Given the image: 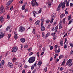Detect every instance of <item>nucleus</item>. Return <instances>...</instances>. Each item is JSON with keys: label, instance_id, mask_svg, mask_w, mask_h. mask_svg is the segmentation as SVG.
Returning a JSON list of instances; mask_svg holds the SVG:
<instances>
[{"label": "nucleus", "instance_id": "obj_1", "mask_svg": "<svg viewBox=\"0 0 73 73\" xmlns=\"http://www.w3.org/2000/svg\"><path fill=\"white\" fill-rule=\"evenodd\" d=\"M31 4H32V7H36L38 5V4L36 2V0H32L31 2Z\"/></svg>", "mask_w": 73, "mask_h": 73}, {"label": "nucleus", "instance_id": "obj_40", "mask_svg": "<svg viewBox=\"0 0 73 73\" xmlns=\"http://www.w3.org/2000/svg\"><path fill=\"white\" fill-rule=\"evenodd\" d=\"M8 38L9 39L11 37V34H9L8 36Z\"/></svg>", "mask_w": 73, "mask_h": 73}, {"label": "nucleus", "instance_id": "obj_47", "mask_svg": "<svg viewBox=\"0 0 73 73\" xmlns=\"http://www.w3.org/2000/svg\"><path fill=\"white\" fill-rule=\"evenodd\" d=\"M37 38H40V35H37Z\"/></svg>", "mask_w": 73, "mask_h": 73}, {"label": "nucleus", "instance_id": "obj_55", "mask_svg": "<svg viewBox=\"0 0 73 73\" xmlns=\"http://www.w3.org/2000/svg\"><path fill=\"white\" fill-rule=\"evenodd\" d=\"M13 8V6H12L10 8V10H12V9Z\"/></svg>", "mask_w": 73, "mask_h": 73}, {"label": "nucleus", "instance_id": "obj_28", "mask_svg": "<svg viewBox=\"0 0 73 73\" xmlns=\"http://www.w3.org/2000/svg\"><path fill=\"white\" fill-rule=\"evenodd\" d=\"M65 63V60L64 59V61H63L61 65H64Z\"/></svg>", "mask_w": 73, "mask_h": 73}, {"label": "nucleus", "instance_id": "obj_51", "mask_svg": "<svg viewBox=\"0 0 73 73\" xmlns=\"http://www.w3.org/2000/svg\"><path fill=\"white\" fill-rule=\"evenodd\" d=\"M36 69H35L34 70L32 73H35V72H36Z\"/></svg>", "mask_w": 73, "mask_h": 73}, {"label": "nucleus", "instance_id": "obj_38", "mask_svg": "<svg viewBox=\"0 0 73 73\" xmlns=\"http://www.w3.org/2000/svg\"><path fill=\"white\" fill-rule=\"evenodd\" d=\"M53 49V46H52L50 47V50H52V49Z\"/></svg>", "mask_w": 73, "mask_h": 73}, {"label": "nucleus", "instance_id": "obj_24", "mask_svg": "<svg viewBox=\"0 0 73 73\" xmlns=\"http://www.w3.org/2000/svg\"><path fill=\"white\" fill-rule=\"evenodd\" d=\"M63 16H65V14L64 13H62V14H61L60 16V18H62Z\"/></svg>", "mask_w": 73, "mask_h": 73}, {"label": "nucleus", "instance_id": "obj_58", "mask_svg": "<svg viewBox=\"0 0 73 73\" xmlns=\"http://www.w3.org/2000/svg\"><path fill=\"white\" fill-rule=\"evenodd\" d=\"M54 27H52V31H54Z\"/></svg>", "mask_w": 73, "mask_h": 73}, {"label": "nucleus", "instance_id": "obj_56", "mask_svg": "<svg viewBox=\"0 0 73 73\" xmlns=\"http://www.w3.org/2000/svg\"><path fill=\"white\" fill-rule=\"evenodd\" d=\"M36 55L39 57V52H38L37 53Z\"/></svg>", "mask_w": 73, "mask_h": 73}, {"label": "nucleus", "instance_id": "obj_2", "mask_svg": "<svg viewBox=\"0 0 73 73\" xmlns=\"http://www.w3.org/2000/svg\"><path fill=\"white\" fill-rule=\"evenodd\" d=\"M35 60H36V58L35 57H31L29 59V62L30 63H33V62H34L35 61Z\"/></svg>", "mask_w": 73, "mask_h": 73}, {"label": "nucleus", "instance_id": "obj_21", "mask_svg": "<svg viewBox=\"0 0 73 73\" xmlns=\"http://www.w3.org/2000/svg\"><path fill=\"white\" fill-rule=\"evenodd\" d=\"M17 37H17V34L16 33L15 35L14 38L15 39H17Z\"/></svg>", "mask_w": 73, "mask_h": 73}, {"label": "nucleus", "instance_id": "obj_45", "mask_svg": "<svg viewBox=\"0 0 73 73\" xmlns=\"http://www.w3.org/2000/svg\"><path fill=\"white\" fill-rule=\"evenodd\" d=\"M56 60L55 61V62H56L57 63V62H58L59 61V59H58L57 58L56 59Z\"/></svg>", "mask_w": 73, "mask_h": 73}, {"label": "nucleus", "instance_id": "obj_26", "mask_svg": "<svg viewBox=\"0 0 73 73\" xmlns=\"http://www.w3.org/2000/svg\"><path fill=\"white\" fill-rule=\"evenodd\" d=\"M53 20H54V19L52 18L51 19V21H50V23L52 24V23H53Z\"/></svg>", "mask_w": 73, "mask_h": 73}, {"label": "nucleus", "instance_id": "obj_36", "mask_svg": "<svg viewBox=\"0 0 73 73\" xmlns=\"http://www.w3.org/2000/svg\"><path fill=\"white\" fill-rule=\"evenodd\" d=\"M42 37H43V38L44 37H45V35H44V33H42Z\"/></svg>", "mask_w": 73, "mask_h": 73}, {"label": "nucleus", "instance_id": "obj_6", "mask_svg": "<svg viewBox=\"0 0 73 73\" xmlns=\"http://www.w3.org/2000/svg\"><path fill=\"white\" fill-rule=\"evenodd\" d=\"M13 50L11 51L12 52H16L17 51V47H14L12 48Z\"/></svg>", "mask_w": 73, "mask_h": 73}, {"label": "nucleus", "instance_id": "obj_18", "mask_svg": "<svg viewBox=\"0 0 73 73\" xmlns=\"http://www.w3.org/2000/svg\"><path fill=\"white\" fill-rule=\"evenodd\" d=\"M62 2L60 3V4L58 6V8L60 9L61 8V6H62Z\"/></svg>", "mask_w": 73, "mask_h": 73}, {"label": "nucleus", "instance_id": "obj_25", "mask_svg": "<svg viewBox=\"0 0 73 73\" xmlns=\"http://www.w3.org/2000/svg\"><path fill=\"white\" fill-rule=\"evenodd\" d=\"M56 35L54 36L53 37V40L54 41L56 39Z\"/></svg>", "mask_w": 73, "mask_h": 73}, {"label": "nucleus", "instance_id": "obj_23", "mask_svg": "<svg viewBox=\"0 0 73 73\" xmlns=\"http://www.w3.org/2000/svg\"><path fill=\"white\" fill-rule=\"evenodd\" d=\"M3 66L4 64H0V67L1 68V69L3 68Z\"/></svg>", "mask_w": 73, "mask_h": 73}, {"label": "nucleus", "instance_id": "obj_57", "mask_svg": "<svg viewBox=\"0 0 73 73\" xmlns=\"http://www.w3.org/2000/svg\"><path fill=\"white\" fill-rule=\"evenodd\" d=\"M57 23V21H55L54 23H53V25H55Z\"/></svg>", "mask_w": 73, "mask_h": 73}, {"label": "nucleus", "instance_id": "obj_59", "mask_svg": "<svg viewBox=\"0 0 73 73\" xmlns=\"http://www.w3.org/2000/svg\"><path fill=\"white\" fill-rule=\"evenodd\" d=\"M70 45L71 46H72V47H73V44L72 43L70 44Z\"/></svg>", "mask_w": 73, "mask_h": 73}, {"label": "nucleus", "instance_id": "obj_52", "mask_svg": "<svg viewBox=\"0 0 73 73\" xmlns=\"http://www.w3.org/2000/svg\"><path fill=\"white\" fill-rule=\"evenodd\" d=\"M9 26L7 27L6 29V31H8V29H9Z\"/></svg>", "mask_w": 73, "mask_h": 73}, {"label": "nucleus", "instance_id": "obj_54", "mask_svg": "<svg viewBox=\"0 0 73 73\" xmlns=\"http://www.w3.org/2000/svg\"><path fill=\"white\" fill-rule=\"evenodd\" d=\"M33 33H35V29H33Z\"/></svg>", "mask_w": 73, "mask_h": 73}, {"label": "nucleus", "instance_id": "obj_62", "mask_svg": "<svg viewBox=\"0 0 73 73\" xmlns=\"http://www.w3.org/2000/svg\"><path fill=\"white\" fill-rule=\"evenodd\" d=\"M70 7H72V6H73V4L72 3H70Z\"/></svg>", "mask_w": 73, "mask_h": 73}, {"label": "nucleus", "instance_id": "obj_9", "mask_svg": "<svg viewBox=\"0 0 73 73\" xmlns=\"http://www.w3.org/2000/svg\"><path fill=\"white\" fill-rule=\"evenodd\" d=\"M66 18H64V19L62 21H60V23L61 24H62V23H63V24H65V19H66Z\"/></svg>", "mask_w": 73, "mask_h": 73}, {"label": "nucleus", "instance_id": "obj_12", "mask_svg": "<svg viewBox=\"0 0 73 73\" xmlns=\"http://www.w3.org/2000/svg\"><path fill=\"white\" fill-rule=\"evenodd\" d=\"M35 24L37 25H38L40 24V22L39 21H37L36 22Z\"/></svg>", "mask_w": 73, "mask_h": 73}, {"label": "nucleus", "instance_id": "obj_43", "mask_svg": "<svg viewBox=\"0 0 73 73\" xmlns=\"http://www.w3.org/2000/svg\"><path fill=\"white\" fill-rule=\"evenodd\" d=\"M34 68H35V66H34L33 65L32 66H31V69L32 70H33L34 69Z\"/></svg>", "mask_w": 73, "mask_h": 73}, {"label": "nucleus", "instance_id": "obj_41", "mask_svg": "<svg viewBox=\"0 0 73 73\" xmlns=\"http://www.w3.org/2000/svg\"><path fill=\"white\" fill-rule=\"evenodd\" d=\"M61 24H60V25L59 26V29H61L62 28V26H61Z\"/></svg>", "mask_w": 73, "mask_h": 73}, {"label": "nucleus", "instance_id": "obj_37", "mask_svg": "<svg viewBox=\"0 0 73 73\" xmlns=\"http://www.w3.org/2000/svg\"><path fill=\"white\" fill-rule=\"evenodd\" d=\"M7 19H10V17L9 16V15H8L7 16Z\"/></svg>", "mask_w": 73, "mask_h": 73}, {"label": "nucleus", "instance_id": "obj_4", "mask_svg": "<svg viewBox=\"0 0 73 73\" xmlns=\"http://www.w3.org/2000/svg\"><path fill=\"white\" fill-rule=\"evenodd\" d=\"M14 0H10L6 4V7H7L9 6L10 5H11L12 4V3L13 2V1Z\"/></svg>", "mask_w": 73, "mask_h": 73}, {"label": "nucleus", "instance_id": "obj_63", "mask_svg": "<svg viewBox=\"0 0 73 73\" xmlns=\"http://www.w3.org/2000/svg\"><path fill=\"white\" fill-rule=\"evenodd\" d=\"M21 64H19V68H20V67H21Z\"/></svg>", "mask_w": 73, "mask_h": 73}, {"label": "nucleus", "instance_id": "obj_50", "mask_svg": "<svg viewBox=\"0 0 73 73\" xmlns=\"http://www.w3.org/2000/svg\"><path fill=\"white\" fill-rule=\"evenodd\" d=\"M42 11V10H41V8H40V10H39V11H38V13H41Z\"/></svg>", "mask_w": 73, "mask_h": 73}, {"label": "nucleus", "instance_id": "obj_31", "mask_svg": "<svg viewBox=\"0 0 73 73\" xmlns=\"http://www.w3.org/2000/svg\"><path fill=\"white\" fill-rule=\"evenodd\" d=\"M40 20L42 22H44V18L41 17Z\"/></svg>", "mask_w": 73, "mask_h": 73}, {"label": "nucleus", "instance_id": "obj_39", "mask_svg": "<svg viewBox=\"0 0 73 73\" xmlns=\"http://www.w3.org/2000/svg\"><path fill=\"white\" fill-rule=\"evenodd\" d=\"M28 47V45H25L24 48H27Z\"/></svg>", "mask_w": 73, "mask_h": 73}, {"label": "nucleus", "instance_id": "obj_44", "mask_svg": "<svg viewBox=\"0 0 73 73\" xmlns=\"http://www.w3.org/2000/svg\"><path fill=\"white\" fill-rule=\"evenodd\" d=\"M55 17H56V15H52V19H54V18H55Z\"/></svg>", "mask_w": 73, "mask_h": 73}, {"label": "nucleus", "instance_id": "obj_27", "mask_svg": "<svg viewBox=\"0 0 73 73\" xmlns=\"http://www.w3.org/2000/svg\"><path fill=\"white\" fill-rule=\"evenodd\" d=\"M60 45H62V46L63 45L64 42H63V41H61L60 42Z\"/></svg>", "mask_w": 73, "mask_h": 73}, {"label": "nucleus", "instance_id": "obj_19", "mask_svg": "<svg viewBox=\"0 0 73 73\" xmlns=\"http://www.w3.org/2000/svg\"><path fill=\"white\" fill-rule=\"evenodd\" d=\"M33 12L34 15V17H35V16H36V15L37 14V13L36 12L34 11H33Z\"/></svg>", "mask_w": 73, "mask_h": 73}, {"label": "nucleus", "instance_id": "obj_16", "mask_svg": "<svg viewBox=\"0 0 73 73\" xmlns=\"http://www.w3.org/2000/svg\"><path fill=\"white\" fill-rule=\"evenodd\" d=\"M58 29V26H57L55 28L54 31H55V32H57V30Z\"/></svg>", "mask_w": 73, "mask_h": 73}, {"label": "nucleus", "instance_id": "obj_7", "mask_svg": "<svg viewBox=\"0 0 73 73\" xmlns=\"http://www.w3.org/2000/svg\"><path fill=\"white\" fill-rule=\"evenodd\" d=\"M8 65L10 68H13V65L10 62L8 63Z\"/></svg>", "mask_w": 73, "mask_h": 73}, {"label": "nucleus", "instance_id": "obj_53", "mask_svg": "<svg viewBox=\"0 0 73 73\" xmlns=\"http://www.w3.org/2000/svg\"><path fill=\"white\" fill-rule=\"evenodd\" d=\"M28 66H27V65H25L24 66V68H28Z\"/></svg>", "mask_w": 73, "mask_h": 73}, {"label": "nucleus", "instance_id": "obj_14", "mask_svg": "<svg viewBox=\"0 0 73 73\" xmlns=\"http://www.w3.org/2000/svg\"><path fill=\"white\" fill-rule=\"evenodd\" d=\"M4 16H2L0 18V21H1L2 23L3 21H4Z\"/></svg>", "mask_w": 73, "mask_h": 73}, {"label": "nucleus", "instance_id": "obj_29", "mask_svg": "<svg viewBox=\"0 0 73 73\" xmlns=\"http://www.w3.org/2000/svg\"><path fill=\"white\" fill-rule=\"evenodd\" d=\"M5 63V62L4 60H2L1 61V64H2L3 65H4Z\"/></svg>", "mask_w": 73, "mask_h": 73}, {"label": "nucleus", "instance_id": "obj_35", "mask_svg": "<svg viewBox=\"0 0 73 73\" xmlns=\"http://www.w3.org/2000/svg\"><path fill=\"white\" fill-rule=\"evenodd\" d=\"M44 70L45 72H46V71H47V67H45V68L44 69Z\"/></svg>", "mask_w": 73, "mask_h": 73}, {"label": "nucleus", "instance_id": "obj_32", "mask_svg": "<svg viewBox=\"0 0 73 73\" xmlns=\"http://www.w3.org/2000/svg\"><path fill=\"white\" fill-rule=\"evenodd\" d=\"M49 22H50V20L48 19L46 21V23H49Z\"/></svg>", "mask_w": 73, "mask_h": 73}, {"label": "nucleus", "instance_id": "obj_17", "mask_svg": "<svg viewBox=\"0 0 73 73\" xmlns=\"http://www.w3.org/2000/svg\"><path fill=\"white\" fill-rule=\"evenodd\" d=\"M41 64H42V62H41V61H40L39 62H38V65L39 66V67H40V66H41Z\"/></svg>", "mask_w": 73, "mask_h": 73}, {"label": "nucleus", "instance_id": "obj_30", "mask_svg": "<svg viewBox=\"0 0 73 73\" xmlns=\"http://www.w3.org/2000/svg\"><path fill=\"white\" fill-rule=\"evenodd\" d=\"M62 57H63V55H60L59 57V59H61L62 58Z\"/></svg>", "mask_w": 73, "mask_h": 73}, {"label": "nucleus", "instance_id": "obj_22", "mask_svg": "<svg viewBox=\"0 0 73 73\" xmlns=\"http://www.w3.org/2000/svg\"><path fill=\"white\" fill-rule=\"evenodd\" d=\"M12 60L13 61V62H15V61H16L17 59H16V58L14 57L13 58Z\"/></svg>", "mask_w": 73, "mask_h": 73}, {"label": "nucleus", "instance_id": "obj_13", "mask_svg": "<svg viewBox=\"0 0 73 73\" xmlns=\"http://www.w3.org/2000/svg\"><path fill=\"white\" fill-rule=\"evenodd\" d=\"M65 4L64 2H63L62 4V9H64V8H65Z\"/></svg>", "mask_w": 73, "mask_h": 73}, {"label": "nucleus", "instance_id": "obj_33", "mask_svg": "<svg viewBox=\"0 0 73 73\" xmlns=\"http://www.w3.org/2000/svg\"><path fill=\"white\" fill-rule=\"evenodd\" d=\"M72 21H73V19H71L70 21L69 22L68 24H70V23H72Z\"/></svg>", "mask_w": 73, "mask_h": 73}, {"label": "nucleus", "instance_id": "obj_64", "mask_svg": "<svg viewBox=\"0 0 73 73\" xmlns=\"http://www.w3.org/2000/svg\"><path fill=\"white\" fill-rule=\"evenodd\" d=\"M27 11H28V9L27 8L25 10V12H26Z\"/></svg>", "mask_w": 73, "mask_h": 73}, {"label": "nucleus", "instance_id": "obj_46", "mask_svg": "<svg viewBox=\"0 0 73 73\" xmlns=\"http://www.w3.org/2000/svg\"><path fill=\"white\" fill-rule=\"evenodd\" d=\"M48 8H50L51 7V4H49L48 5Z\"/></svg>", "mask_w": 73, "mask_h": 73}, {"label": "nucleus", "instance_id": "obj_10", "mask_svg": "<svg viewBox=\"0 0 73 73\" xmlns=\"http://www.w3.org/2000/svg\"><path fill=\"white\" fill-rule=\"evenodd\" d=\"M21 41L22 42H24L25 41V39L23 38H22L21 39Z\"/></svg>", "mask_w": 73, "mask_h": 73}, {"label": "nucleus", "instance_id": "obj_48", "mask_svg": "<svg viewBox=\"0 0 73 73\" xmlns=\"http://www.w3.org/2000/svg\"><path fill=\"white\" fill-rule=\"evenodd\" d=\"M64 48L65 49H66L67 48V45L66 44H65L64 46Z\"/></svg>", "mask_w": 73, "mask_h": 73}, {"label": "nucleus", "instance_id": "obj_49", "mask_svg": "<svg viewBox=\"0 0 73 73\" xmlns=\"http://www.w3.org/2000/svg\"><path fill=\"white\" fill-rule=\"evenodd\" d=\"M32 54H33V52H30L29 54V56H31V55H32Z\"/></svg>", "mask_w": 73, "mask_h": 73}, {"label": "nucleus", "instance_id": "obj_60", "mask_svg": "<svg viewBox=\"0 0 73 73\" xmlns=\"http://www.w3.org/2000/svg\"><path fill=\"white\" fill-rule=\"evenodd\" d=\"M67 36V33H66L64 36H63V38H64V37H66Z\"/></svg>", "mask_w": 73, "mask_h": 73}, {"label": "nucleus", "instance_id": "obj_20", "mask_svg": "<svg viewBox=\"0 0 73 73\" xmlns=\"http://www.w3.org/2000/svg\"><path fill=\"white\" fill-rule=\"evenodd\" d=\"M25 8V5H23L22 7V10H24Z\"/></svg>", "mask_w": 73, "mask_h": 73}, {"label": "nucleus", "instance_id": "obj_61", "mask_svg": "<svg viewBox=\"0 0 73 73\" xmlns=\"http://www.w3.org/2000/svg\"><path fill=\"white\" fill-rule=\"evenodd\" d=\"M65 13L66 15H67L68 13V12L66 11H65Z\"/></svg>", "mask_w": 73, "mask_h": 73}, {"label": "nucleus", "instance_id": "obj_3", "mask_svg": "<svg viewBox=\"0 0 73 73\" xmlns=\"http://www.w3.org/2000/svg\"><path fill=\"white\" fill-rule=\"evenodd\" d=\"M72 59H70L67 61L66 64V65H69L68 66H71L72 64H73V63H72Z\"/></svg>", "mask_w": 73, "mask_h": 73}, {"label": "nucleus", "instance_id": "obj_8", "mask_svg": "<svg viewBox=\"0 0 73 73\" xmlns=\"http://www.w3.org/2000/svg\"><path fill=\"white\" fill-rule=\"evenodd\" d=\"M1 33L0 34V38H2L4 36V35H5V34L3 33Z\"/></svg>", "mask_w": 73, "mask_h": 73}, {"label": "nucleus", "instance_id": "obj_11", "mask_svg": "<svg viewBox=\"0 0 73 73\" xmlns=\"http://www.w3.org/2000/svg\"><path fill=\"white\" fill-rule=\"evenodd\" d=\"M40 29L43 32H44V31H45V27L44 26H41V27L40 28Z\"/></svg>", "mask_w": 73, "mask_h": 73}, {"label": "nucleus", "instance_id": "obj_42", "mask_svg": "<svg viewBox=\"0 0 73 73\" xmlns=\"http://www.w3.org/2000/svg\"><path fill=\"white\" fill-rule=\"evenodd\" d=\"M41 27H43L44 26V23L43 22H41Z\"/></svg>", "mask_w": 73, "mask_h": 73}, {"label": "nucleus", "instance_id": "obj_15", "mask_svg": "<svg viewBox=\"0 0 73 73\" xmlns=\"http://www.w3.org/2000/svg\"><path fill=\"white\" fill-rule=\"evenodd\" d=\"M3 9L2 8H0V10L1 11V12L0 13V14H1L2 13H3L4 11H3Z\"/></svg>", "mask_w": 73, "mask_h": 73}, {"label": "nucleus", "instance_id": "obj_5", "mask_svg": "<svg viewBox=\"0 0 73 73\" xmlns=\"http://www.w3.org/2000/svg\"><path fill=\"white\" fill-rule=\"evenodd\" d=\"M25 31V28L21 26L20 27V28L19 29V31L21 32H23Z\"/></svg>", "mask_w": 73, "mask_h": 73}, {"label": "nucleus", "instance_id": "obj_34", "mask_svg": "<svg viewBox=\"0 0 73 73\" xmlns=\"http://www.w3.org/2000/svg\"><path fill=\"white\" fill-rule=\"evenodd\" d=\"M51 36H55V33H53L51 34Z\"/></svg>", "mask_w": 73, "mask_h": 73}]
</instances>
